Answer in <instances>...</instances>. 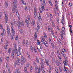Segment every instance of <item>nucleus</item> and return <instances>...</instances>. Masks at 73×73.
I'll return each mask as SVG.
<instances>
[{"mask_svg":"<svg viewBox=\"0 0 73 73\" xmlns=\"http://www.w3.org/2000/svg\"><path fill=\"white\" fill-rule=\"evenodd\" d=\"M5 22L6 23H7L8 21V14L7 13H5Z\"/></svg>","mask_w":73,"mask_h":73,"instance_id":"obj_1","label":"nucleus"},{"mask_svg":"<svg viewBox=\"0 0 73 73\" xmlns=\"http://www.w3.org/2000/svg\"><path fill=\"white\" fill-rule=\"evenodd\" d=\"M11 31L12 32V35L13 36H15V29L13 27H11Z\"/></svg>","mask_w":73,"mask_h":73,"instance_id":"obj_2","label":"nucleus"},{"mask_svg":"<svg viewBox=\"0 0 73 73\" xmlns=\"http://www.w3.org/2000/svg\"><path fill=\"white\" fill-rule=\"evenodd\" d=\"M21 61L22 63L21 65H23V64H25V62L26 60H25V58H24L23 56H22L21 58Z\"/></svg>","mask_w":73,"mask_h":73,"instance_id":"obj_3","label":"nucleus"},{"mask_svg":"<svg viewBox=\"0 0 73 73\" xmlns=\"http://www.w3.org/2000/svg\"><path fill=\"white\" fill-rule=\"evenodd\" d=\"M7 36L9 37L10 36V29L9 27L8 26H7Z\"/></svg>","mask_w":73,"mask_h":73,"instance_id":"obj_4","label":"nucleus"},{"mask_svg":"<svg viewBox=\"0 0 73 73\" xmlns=\"http://www.w3.org/2000/svg\"><path fill=\"white\" fill-rule=\"evenodd\" d=\"M36 29L37 32H38V31H40V24L38 23H37V27Z\"/></svg>","mask_w":73,"mask_h":73,"instance_id":"obj_5","label":"nucleus"},{"mask_svg":"<svg viewBox=\"0 0 73 73\" xmlns=\"http://www.w3.org/2000/svg\"><path fill=\"white\" fill-rule=\"evenodd\" d=\"M17 23H18L17 24V26L18 27V28L19 29H20V27H21V23L19 21H17Z\"/></svg>","mask_w":73,"mask_h":73,"instance_id":"obj_6","label":"nucleus"},{"mask_svg":"<svg viewBox=\"0 0 73 73\" xmlns=\"http://www.w3.org/2000/svg\"><path fill=\"white\" fill-rule=\"evenodd\" d=\"M14 0L15 1L13 2V6L14 7L17 8V5H16V1H17V0Z\"/></svg>","mask_w":73,"mask_h":73,"instance_id":"obj_7","label":"nucleus"},{"mask_svg":"<svg viewBox=\"0 0 73 73\" xmlns=\"http://www.w3.org/2000/svg\"><path fill=\"white\" fill-rule=\"evenodd\" d=\"M40 13H42V11H45V9H44V7L42 6V7L40 9H39Z\"/></svg>","mask_w":73,"mask_h":73,"instance_id":"obj_8","label":"nucleus"},{"mask_svg":"<svg viewBox=\"0 0 73 73\" xmlns=\"http://www.w3.org/2000/svg\"><path fill=\"white\" fill-rule=\"evenodd\" d=\"M29 20H27V19H25V23L27 25H28L29 24Z\"/></svg>","mask_w":73,"mask_h":73,"instance_id":"obj_9","label":"nucleus"},{"mask_svg":"<svg viewBox=\"0 0 73 73\" xmlns=\"http://www.w3.org/2000/svg\"><path fill=\"white\" fill-rule=\"evenodd\" d=\"M16 53L18 56H20V55H21V53H20V50H19V51L17 52Z\"/></svg>","mask_w":73,"mask_h":73,"instance_id":"obj_10","label":"nucleus"},{"mask_svg":"<svg viewBox=\"0 0 73 73\" xmlns=\"http://www.w3.org/2000/svg\"><path fill=\"white\" fill-rule=\"evenodd\" d=\"M34 15L36 17V16H37V10H36V9H34Z\"/></svg>","mask_w":73,"mask_h":73,"instance_id":"obj_11","label":"nucleus"},{"mask_svg":"<svg viewBox=\"0 0 73 73\" xmlns=\"http://www.w3.org/2000/svg\"><path fill=\"white\" fill-rule=\"evenodd\" d=\"M45 62L47 66H49V60H46Z\"/></svg>","mask_w":73,"mask_h":73,"instance_id":"obj_12","label":"nucleus"},{"mask_svg":"<svg viewBox=\"0 0 73 73\" xmlns=\"http://www.w3.org/2000/svg\"><path fill=\"white\" fill-rule=\"evenodd\" d=\"M13 52L15 53H17V48H14V50H13Z\"/></svg>","mask_w":73,"mask_h":73,"instance_id":"obj_13","label":"nucleus"},{"mask_svg":"<svg viewBox=\"0 0 73 73\" xmlns=\"http://www.w3.org/2000/svg\"><path fill=\"white\" fill-rule=\"evenodd\" d=\"M35 21H33V28H35Z\"/></svg>","mask_w":73,"mask_h":73,"instance_id":"obj_14","label":"nucleus"},{"mask_svg":"<svg viewBox=\"0 0 73 73\" xmlns=\"http://www.w3.org/2000/svg\"><path fill=\"white\" fill-rule=\"evenodd\" d=\"M25 40L24 39L23 40L22 42V45H23V46H25Z\"/></svg>","mask_w":73,"mask_h":73,"instance_id":"obj_15","label":"nucleus"},{"mask_svg":"<svg viewBox=\"0 0 73 73\" xmlns=\"http://www.w3.org/2000/svg\"><path fill=\"white\" fill-rule=\"evenodd\" d=\"M5 5V7H8V2L6 1Z\"/></svg>","mask_w":73,"mask_h":73,"instance_id":"obj_16","label":"nucleus"},{"mask_svg":"<svg viewBox=\"0 0 73 73\" xmlns=\"http://www.w3.org/2000/svg\"><path fill=\"white\" fill-rule=\"evenodd\" d=\"M20 58H18L17 59V62L18 63V64H20Z\"/></svg>","mask_w":73,"mask_h":73,"instance_id":"obj_17","label":"nucleus"},{"mask_svg":"<svg viewBox=\"0 0 73 73\" xmlns=\"http://www.w3.org/2000/svg\"><path fill=\"white\" fill-rule=\"evenodd\" d=\"M49 3L50 5L52 7H53V4H52V3L51 2V1H50V0H49Z\"/></svg>","mask_w":73,"mask_h":73,"instance_id":"obj_18","label":"nucleus"},{"mask_svg":"<svg viewBox=\"0 0 73 73\" xmlns=\"http://www.w3.org/2000/svg\"><path fill=\"white\" fill-rule=\"evenodd\" d=\"M13 45H14V48H17V47H16V46L17 45H16V44L15 43H14Z\"/></svg>","mask_w":73,"mask_h":73,"instance_id":"obj_19","label":"nucleus"},{"mask_svg":"<svg viewBox=\"0 0 73 73\" xmlns=\"http://www.w3.org/2000/svg\"><path fill=\"white\" fill-rule=\"evenodd\" d=\"M11 35V38L12 40H13V38H14V37H13V35H11V33H10Z\"/></svg>","mask_w":73,"mask_h":73,"instance_id":"obj_20","label":"nucleus"},{"mask_svg":"<svg viewBox=\"0 0 73 73\" xmlns=\"http://www.w3.org/2000/svg\"><path fill=\"white\" fill-rule=\"evenodd\" d=\"M3 33H4L5 34V33H6V32H5V29L4 28L3 29Z\"/></svg>","mask_w":73,"mask_h":73,"instance_id":"obj_21","label":"nucleus"},{"mask_svg":"<svg viewBox=\"0 0 73 73\" xmlns=\"http://www.w3.org/2000/svg\"><path fill=\"white\" fill-rule=\"evenodd\" d=\"M43 44H44L46 47H48V44H47V43L46 42H44V43Z\"/></svg>","mask_w":73,"mask_h":73,"instance_id":"obj_22","label":"nucleus"},{"mask_svg":"<svg viewBox=\"0 0 73 73\" xmlns=\"http://www.w3.org/2000/svg\"><path fill=\"white\" fill-rule=\"evenodd\" d=\"M11 48H10L8 50V53H11Z\"/></svg>","mask_w":73,"mask_h":73,"instance_id":"obj_23","label":"nucleus"},{"mask_svg":"<svg viewBox=\"0 0 73 73\" xmlns=\"http://www.w3.org/2000/svg\"><path fill=\"white\" fill-rule=\"evenodd\" d=\"M13 9H12V11H13V13H15V7H14V6H13Z\"/></svg>","mask_w":73,"mask_h":73,"instance_id":"obj_24","label":"nucleus"},{"mask_svg":"<svg viewBox=\"0 0 73 73\" xmlns=\"http://www.w3.org/2000/svg\"><path fill=\"white\" fill-rule=\"evenodd\" d=\"M61 23H62L63 25L65 24V23H64V19H62Z\"/></svg>","mask_w":73,"mask_h":73,"instance_id":"obj_25","label":"nucleus"},{"mask_svg":"<svg viewBox=\"0 0 73 73\" xmlns=\"http://www.w3.org/2000/svg\"><path fill=\"white\" fill-rule=\"evenodd\" d=\"M45 0H43V5H46V4L45 3Z\"/></svg>","mask_w":73,"mask_h":73,"instance_id":"obj_26","label":"nucleus"},{"mask_svg":"<svg viewBox=\"0 0 73 73\" xmlns=\"http://www.w3.org/2000/svg\"><path fill=\"white\" fill-rule=\"evenodd\" d=\"M63 56L64 57L65 61H66V62H68V60H67V57H66V56H65L64 55V56Z\"/></svg>","mask_w":73,"mask_h":73,"instance_id":"obj_27","label":"nucleus"},{"mask_svg":"<svg viewBox=\"0 0 73 73\" xmlns=\"http://www.w3.org/2000/svg\"><path fill=\"white\" fill-rule=\"evenodd\" d=\"M41 19V17L40 16V15H39V17H38V20H40Z\"/></svg>","mask_w":73,"mask_h":73,"instance_id":"obj_28","label":"nucleus"},{"mask_svg":"<svg viewBox=\"0 0 73 73\" xmlns=\"http://www.w3.org/2000/svg\"><path fill=\"white\" fill-rule=\"evenodd\" d=\"M7 46H8L5 45L4 47L5 49H6V50H7Z\"/></svg>","mask_w":73,"mask_h":73,"instance_id":"obj_29","label":"nucleus"},{"mask_svg":"<svg viewBox=\"0 0 73 73\" xmlns=\"http://www.w3.org/2000/svg\"><path fill=\"white\" fill-rule=\"evenodd\" d=\"M37 34L36 33L35 35V39H36V38H37Z\"/></svg>","mask_w":73,"mask_h":73,"instance_id":"obj_30","label":"nucleus"},{"mask_svg":"<svg viewBox=\"0 0 73 73\" xmlns=\"http://www.w3.org/2000/svg\"><path fill=\"white\" fill-rule=\"evenodd\" d=\"M62 31L63 32H65V28L64 27H62Z\"/></svg>","mask_w":73,"mask_h":73,"instance_id":"obj_31","label":"nucleus"},{"mask_svg":"<svg viewBox=\"0 0 73 73\" xmlns=\"http://www.w3.org/2000/svg\"><path fill=\"white\" fill-rule=\"evenodd\" d=\"M51 45L53 49H54V44H53V43H51Z\"/></svg>","mask_w":73,"mask_h":73,"instance_id":"obj_32","label":"nucleus"},{"mask_svg":"<svg viewBox=\"0 0 73 73\" xmlns=\"http://www.w3.org/2000/svg\"><path fill=\"white\" fill-rule=\"evenodd\" d=\"M0 27H1V30H3V25H0Z\"/></svg>","mask_w":73,"mask_h":73,"instance_id":"obj_33","label":"nucleus"},{"mask_svg":"<svg viewBox=\"0 0 73 73\" xmlns=\"http://www.w3.org/2000/svg\"><path fill=\"white\" fill-rule=\"evenodd\" d=\"M27 19L28 20H30V16L29 15L27 16Z\"/></svg>","mask_w":73,"mask_h":73,"instance_id":"obj_34","label":"nucleus"},{"mask_svg":"<svg viewBox=\"0 0 73 73\" xmlns=\"http://www.w3.org/2000/svg\"><path fill=\"white\" fill-rule=\"evenodd\" d=\"M4 35H5V34L4 33H1V36H2V37H4Z\"/></svg>","mask_w":73,"mask_h":73,"instance_id":"obj_35","label":"nucleus"},{"mask_svg":"<svg viewBox=\"0 0 73 73\" xmlns=\"http://www.w3.org/2000/svg\"><path fill=\"white\" fill-rule=\"evenodd\" d=\"M4 39L3 38V37H2L1 39V41L2 42H3L4 41Z\"/></svg>","mask_w":73,"mask_h":73,"instance_id":"obj_36","label":"nucleus"},{"mask_svg":"<svg viewBox=\"0 0 73 73\" xmlns=\"http://www.w3.org/2000/svg\"><path fill=\"white\" fill-rule=\"evenodd\" d=\"M56 63L57 66H59V62L58 61H56Z\"/></svg>","mask_w":73,"mask_h":73,"instance_id":"obj_37","label":"nucleus"},{"mask_svg":"<svg viewBox=\"0 0 73 73\" xmlns=\"http://www.w3.org/2000/svg\"><path fill=\"white\" fill-rule=\"evenodd\" d=\"M16 72L15 73H18V72H19V70L17 69H16L15 70Z\"/></svg>","mask_w":73,"mask_h":73,"instance_id":"obj_38","label":"nucleus"},{"mask_svg":"<svg viewBox=\"0 0 73 73\" xmlns=\"http://www.w3.org/2000/svg\"><path fill=\"white\" fill-rule=\"evenodd\" d=\"M51 33L52 35H53V36L54 37V33H53V31H51Z\"/></svg>","mask_w":73,"mask_h":73,"instance_id":"obj_39","label":"nucleus"},{"mask_svg":"<svg viewBox=\"0 0 73 73\" xmlns=\"http://www.w3.org/2000/svg\"><path fill=\"white\" fill-rule=\"evenodd\" d=\"M25 72H27V68L26 67L24 68Z\"/></svg>","mask_w":73,"mask_h":73,"instance_id":"obj_40","label":"nucleus"},{"mask_svg":"<svg viewBox=\"0 0 73 73\" xmlns=\"http://www.w3.org/2000/svg\"><path fill=\"white\" fill-rule=\"evenodd\" d=\"M60 33L61 35V36H63V32H62V31H61V32H60Z\"/></svg>","mask_w":73,"mask_h":73,"instance_id":"obj_41","label":"nucleus"},{"mask_svg":"<svg viewBox=\"0 0 73 73\" xmlns=\"http://www.w3.org/2000/svg\"><path fill=\"white\" fill-rule=\"evenodd\" d=\"M55 7L56 8V10L58 9V6H57V4L55 5Z\"/></svg>","mask_w":73,"mask_h":73,"instance_id":"obj_42","label":"nucleus"},{"mask_svg":"<svg viewBox=\"0 0 73 73\" xmlns=\"http://www.w3.org/2000/svg\"><path fill=\"white\" fill-rule=\"evenodd\" d=\"M41 42L42 44H44L45 42L44 41V40H42Z\"/></svg>","mask_w":73,"mask_h":73,"instance_id":"obj_43","label":"nucleus"},{"mask_svg":"<svg viewBox=\"0 0 73 73\" xmlns=\"http://www.w3.org/2000/svg\"><path fill=\"white\" fill-rule=\"evenodd\" d=\"M27 45H28V40H26V44L27 45Z\"/></svg>","mask_w":73,"mask_h":73,"instance_id":"obj_44","label":"nucleus"},{"mask_svg":"<svg viewBox=\"0 0 73 73\" xmlns=\"http://www.w3.org/2000/svg\"><path fill=\"white\" fill-rule=\"evenodd\" d=\"M18 38H19V36H17L15 38L16 40H17L18 39Z\"/></svg>","mask_w":73,"mask_h":73,"instance_id":"obj_45","label":"nucleus"},{"mask_svg":"<svg viewBox=\"0 0 73 73\" xmlns=\"http://www.w3.org/2000/svg\"><path fill=\"white\" fill-rule=\"evenodd\" d=\"M66 62H68L67 61V62H66V61H64L63 62L64 64H67V63Z\"/></svg>","mask_w":73,"mask_h":73,"instance_id":"obj_46","label":"nucleus"},{"mask_svg":"<svg viewBox=\"0 0 73 73\" xmlns=\"http://www.w3.org/2000/svg\"><path fill=\"white\" fill-rule=\"evenodd\" d=\"M62 7H64V2H63V1H62Z\"/></svg>","mask_w":73,"mask_h":73,"instance_id":"obj_47","label":"nucleus"},{"mask_svg":"<svg viewBox=\"0 0 73 73\" xmlns=\"http://www.w3.org/2000/svg\"><path fill=\"white\" fill-rule=\"evenodd\" d=\"M57 22H58V24H59V23H60V22H59V19L58 18L57 19Z\"/></svg>","mask_w":73,"mask_h":73,"instance_id":"obj_48","label":"nucleus"},{"mask_svg":"<svg viewBox=\"0 0 73 73\" xmlns=\"http://www.w3.org/2000/svg\"><path fill=\"white\" fill-rule=\"evenodd\" d=\"M49 42L51 43L52 42V41H51V39H50V38H49Z\"/></svg>","mask_w":73,"mask_h":73,"instance_id":"obj_49","label":"nucleus"},{"mask_svg":"<svg viewBox=\"0 0 73 73\" xmlns=\"http://www.w3.org/2000/svg\"><path fill=\"white\" fill-rule=\"evenodd\" d=\"M3 60V59L2 58H0V62H2V61Z\"/></svg>","mask_w":73,"mask_h":73,"instance_id":"obj_50","label":"nucleus"},{"mask_svg":"<svg viewBox=\"0 0 73 73\" xmlns=\"http://www.w3.org/2000/svg\"><path fill=\"white\" fill-rule=\"evenodd\" d=\"M6 46H8V42H6Z\"/></svg>","mask_w":73,"mask_h":73,"instance_id":"obj_51","label":"nucleus"},{"mask_svg":"<svg viewBox=\"0 0 73 73\" xmlns=\"http://www.w3.org/2000/svg\"><path fill=\"white\" fill-rule=\"evenodd\" d=\"M41 71V70L40 69V68H39L38 70V73H40Z\"/></svg>","mask_w":73,"mask_h":73,"instance_id":"obj_52","label":"nucleus"},{"mask_svg":"<svg viewBox=\"0 0 73 73\" xmlns=\"http://www.w3.org/2000/svg\"><path fill=\"white\" fill-rule=\"evenodd\" d=\"M46 36V35L45 34H44V37L45 38H46L47 36Z\"/></svg>","mask_w":73,"mask_h":73,"instance_id":"obj_53","label":"nucleus"},{"mask_svg":"<svg viewBox=\"0 0 73 73\" xmlns=\"http://www.w3.org/2000/svg\"><path fill=\"white\" fill-rule=\"evenodd\" d=\"M48 29L49 31L50 32V27H48Z\"/></svg>","mask_w":73,"mask_h":73,"instance_id":"obj_54","label":"nucleus"},{"mask_svg":"<svg viewBox=\"0 0 73 73\" xmlns=\"http://www.w3.org/2000/svg\"><path fill=\"white\" fill-rule=\"evenodd\" d=\"M61 54H62L63 56H64V52H61Z\"/></svg>","mask_w":73,"mask_h":73,"instance_id":"obj_55","label":"nucleus"},{"mask_svg":"<svg viewBox=\"0 0 73 73\" xmlns=\"http://www.w3.org/2000/svg\"><path fill=\"white\" fill-rule=\"evenodd\" d=\"M11 58H12L13 60L14 59V56L11 55Z\"/></svg>","mask_w":73,"mask_h":73,"instance_id":"obj_56","label":"nucleus"},{"mask_svg":"<svg viewBox=\"0 0 73 73\" xmlns=\"http://www.w3.org/2000/svg\"><path fill=\"white\" fill-rule=\"evenodd\" d=\"M20 32L21 33H22V34L23 33V30H22L21 29L20 30Z\"/></svg>","mask_w":73,"mask_h":73,"instance_id":"obj_57","label":"nucleus"},{"mask_svg":"<svg viewBox=\"0 0 73 73\" xmlns=\"http://www.w3.org/2000/svg\"><path fill=\"white\" fill-rule=\"evenodd\" d=\"M36 58V62H38V63H39V60H37V58Z\"/></svg>","mask_w":73,"mask_h":73,"instance_id":"obj_58","label":"nucleus"},{"mask_svg":"<svg viewBox=\"0 0 73 73\" xmlns=\"http://www.w3.org/2000/svg\"><path fill=\"white\" fill-rule=\"evenodd\" d=\"M38 45H41L40 42H38Z\"/></svg>","mask_w":73,"mask_h":73,"instance_id":"obj_59","label":"nucleus"},{"mask_svg":"<svg viewBox=\"0 0 73 73\" xmlns=\"http://www.w3.org/2000/svg\"><path fill=\"white\" fill-rule=\"evenodd\" d=\"M70 32L71 33H72V28H70Z\"/></svg>","mask_w":73,"mask_h":73,"instance_id":"obj_60","label":"nucleus"},{"mask_svg":"<svg viewBox=\"0 0 73 73\" xmlns=\"http://www.w3.org/2000/svg\"><path fill=\"white\" fill-rule=\"evenodd\" d=\"M15 12L16 13H18V14L19 15V13H18V11H17V10H15Z\"/></svg>","mask_w":73,"mask_h":73,"instance_id":"obj_61","label":"nucleus"},{"mask_svg":"<svg viewBox=\"0 0 73 73\" xmlns=\"http://www.w3.org/2000/svg\"><path fill=\"white\" fill-rule=\"evenodd\" d=\"M9 57H7V61H9Z\"/></svg>","mask_w":73,"mask_h":73,"instance_id":"obj_62","label":"nucleus"},{"mask_svg":"<svg viewBox=\"0 0 73 73\" xmlns=\"http://www.w3.org/2000/svg\"><path fill=\"white\" fill-rule=\"evenodd\" d=\"M15 54V53L13 52L12 53L11 56H14V54Z\"/></svg>","mask_w":73,"mask_h":73,"instance_id":"obj_63","label":"nucleus"},{"mask_svg":"<svg viewBox=\"0 0 73 73\" xmlns=\"http://www.w3.org/2000/svg\"><path fill=\"white\" fill-rule=\"evenodd\" d=\"M40 49L41 50H42V46H40Z\"/></svg>","mask_w":73,"mask_h":73,"instance_id":"obj_64","label":"nucleus"}]
</instances>
